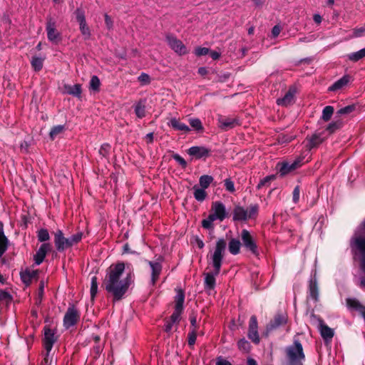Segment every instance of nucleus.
Wrapping results in <instances>:
<instances>
[{
  "label": "nucleus",
  "mask_w": 365,
  "mask_h": 365,
  "mask_svg": "<svg viewBox=\"0 0 365 365\" xmlns=\"http://www.w3.org/2000/svg\"><path fill=\"white\" fill-rule=\"evenodd\" d=\"M52 361V357L50 356V351H46V354L44 358V363L43 365H51Z\"/></svg>",
  "instance_id": "61"
},
{
  "label": "nucleus",
  "mask_w": 365,
  "mask_h": 365,
  "mask_svg": "<svg viewBox=\"0 0 365 365\" xmlns=\"http://www.w3.org/2000/svg\"><path fill=\"white\" fill-rule=\"evenodd\" d=\"M48 39L52 43H57L61 40L60 34L56 29V22L52 19H48L46 24Z\"/></svg>",
  "instance_id": "10"
},
{
  "label": "nucleus",
  "mask_w": 365,
  "mask_h": 365,
  "mask_svg": "<svg viewBox=\"0 0 365 365\" xmlns=\"http://www.w3.org/2000/svg\"><path fill=\"white\" fill-rule=\"evenodd\" d=\"M76 19L80 24V29H81L82 34L86 37H88L90 36L89 29L86 26V20H85V17H84L83 14L80 11H77Z\"/></svg>",
  "instance_id": "21"
},
{
  "label": "nucleus",
  "mask_w": 365,
  "mask_h": 365,
  "mask_svg": "<svg viewBox=\"0 0 365 365\" xmlns=\"http://www.w3.org/2000/svg\"><path fill=\"white\" fill-rule=\"evenodd\" d=\"M194 192V197L197 201H203L206 196L207 193L205 192V189L200 187L198 185H195L192 187Z\"/></svg>",
  "instance_id": "26"
},
{
  "label": "nucleus",
  "mask_w": 365,
  "mask_h": 365,
  "mask_svg": "<svg viewBox=\"0 0 365 365\" xmlns=\"http://www.w3.org/2000/svg\"><path fill=\"white\" fill-rule=\"evenodd\" d=\"M241 239L244 246L252 253L257 252V245L253 240L252 236L247 230H242L241 232Z\"/></svg>",
  "instance_id": "12"
},
{
  "label": "nucleus",
  "mask_w": 365,
  "mask_h": 365,
  "mask_svg": "<svg viewBox=\"0 0 365 365\" xmlns=\"http://www.w3.org/2000/svg\"><path fill=\"white\" fill-rule=\"evenodd\" d=\"M188 153L190 155H194L197 158H201L207 153V150L202 147L194 146L188 150Z\"/></svg>",
  "instance_id": "27"
},
{
  "label": "nucleus",
  "mask_w": 365,
  "mask_h": 365,
  "mask_svg": "<svg viewBox=\"0 0 365 365\" xmlns=\"http://www.w3.org/2000/svg\"><path fill=\"white\" fill-rule=\"evenodd\" d=\"M215 220L213 218V216H211L210 215L208 216V217L205 220H204L202 222V226L205 228H210L212 226V223Z\"/></svg>",
  "instance_id": "54"
},
{
  "label": "nucleus",
  "mask_w": 365,
  "mask_h": 365,
  "mask_svg": "<svg viewBox=\"0 0 365 365\" xmlns=\"http://www.w3.org/2000/svg\"><path fill=\"white\" fill-rule=\"evenodd\" d=\"M1 300H5L6 302L10 301L11 297L8 293L5 292H0V301Z\"/></svg>",
  "instance_id": "62"
},
{
  "label": "nucleus",
  "mask_w": 365,
  "mask_h": 365,
  "mask_svg": "<svg viewBox=\"0 0 365 365\" xmlns=\"http://www.w3.org/2000/svg\"><path fill=\"white\" fill-rule=\"evenodd\" d=\"M295 93V88H289V89L285 93L283 98L277 99V104L282 106H287L289 105H291L294 102Z\"/></svg>",
  "instance_id": "17"
},
{
  "label": "nucleus",
  "mask_w": 365,
  "mask_h": 365,
  "mask_svg": "<svg viewBox=\"0 0 365 365\" xmlns=\"http://www.w3.org/2000/svg\"><path fill=\"white\" fill-rule=\"evenodd\" d=\"M189 123L191 125V127L197 131H202L203 130L202 123L200 120L198 118L189 119Z\"/></svg>",
  "instance_id": "37"
},
{
  "label": "nucleus",
  "mask_w": 365,
  "mask_h": 365,
  "mask_svg": "<svg viewBox=\"0 0 365 365\" xmlns=\"http://www.w3.org/2000/svg\"><path fill=\"white\" fill-rule=\"evenodd\" d=\"M248 337L256 344L259 341V337L257 331V321L255 316H252L250 318Z\"/></svg>",
  "instance_id": "15"
},
{
  "label": "nucleus",
  "mask_w": 365,
  "mask_h": 365,
  "mask_svg": "<svg viewBox=\"0 0 365 365\" xmlns=\"http://www.w3.org/2000/svg\"><path fill=\"white\" fill-rule=\"evenodd\" d=\"M135 113L139 118L145 115V106L143 101H140L135 106Z\"/></svg>",
  "instance_id": "31"
},
{
  "label": "nucleus",
  "mask_w": 365,
  "mask_h": 365,
  "mask_svg": "<svg viewBox=\"0 0 365 365\" xmlns=\"http://www.w3.org/2000/svg\"><path fill=\"white\" fill-rule=\"evenodd\" d=\"M341 126V121H336L329 125L327 130L330 132V133L334 132L336 130L339 129Z\"/></svg>",
  "instance_id": "49"
},
{
  "label": "nucleus",
  "mask_w": 365,
  "mask_h": 365,
  "mask_svg": "<svg viewBox=\"0 0 365 365\" xmlns=\"http://www.w3.org/2000/svg\"><path fill=\"white\" fill-rule=\"evenodd\" d=\"M151 269V283L155 284L162 271V265L159 262H148Z\"/></svg>",
  "instance_id": "18"
},
{
  "label": "nucleus",
  "mask_w": 365,
  "mask_h": 365,
  "mask_svg": "<svg viewBox=\"0 0 365 365\" xmlns=\"http://www.w3.org/2000/svg\"><path fill=\"white\" fill-rule=\"evenodd\" d=\"M173 158L182 167L185 168L186 166L187 163H186L185 160L182 157H180L179 155H175Z\"/></svg>",
  "instance_id": "58"
},
{
  "label": "nucleus",
  "mask_w": 365,
  "mask_h": 365,
  "mask_svg": "<svg viewBox=\"0 0 365 365\" xmlns=\"http://www.w3.org/2000/svg\"><path fill=\"white\" fill-rule=\"evenodd\" d=\"M350 78L348 76H344L338 81H336L329 88V91H336L344 88L349 82Z\"/></svg>",
  "instance_id": "22"
},
{
  "label": "nucleus",
  "mask_w": 365,
  "mask_h": 365,
  "mask_svg": "<svg viewBox=\"0 0 365 365\" xmlns=\"http://www.w3.org/2000/svg\"><path fill=\"white\" fill-rule=\"evenodd\" d=\"M299 188L298 187H296L293 191V200L294 202H297L299 199Z\"/></svg>",
  "instance_id": "59"
},
{
  "label": "nucleus",
  "mask_w": 365,
  "mask_h": 365,
  "mask_svg": "<svg viewBox=\"0 0 365 365\" xmlns=\"http://www.w3.org/2000/svg\"><path fill=\"white\" fill-rule=\"evenodd\" d=\"M98 291V282L97 277L93 276L91 278V298L93 299Z\"/></svg>",
  "instance_id": "41"
},
{
  "label": "nucleus",
  "mask_w": 365,
  "mask_h": 365,
  "mask_svg": "<svg viewBox=\"0 0 365 365\" xmlns=\"http://www.w3.org/2000/svg\"><path fill=\"white\" fill-rule=\"evenodd\" d=\"M54 242L58 250H64L71 246L69 238H66L61 230H58L54 233Z\"/></svg>",
  "instance_id": "11"
},
{
  "label": "nucleus",
  "mask_w": 365,
  "mask_h": 365,
  "mask_svg": "<svg viewBox=\"0 0 365 365\" xmlns=\"http://www.w3.org/2000/svg\"><path fill=\"white\" fill-rule=\"evenodd\" d=\"M101 82L99 78L96 76H93L89 83L90 89L95 91H98Z\"/></svg>",
  "instance_id": "38"
},
{
  "label": "nucleus",
  "mask_w": 365,
  "mask_h": 365,
  "mask_svg": "<svg viewBox=\"0 0 365 365\" xmlns=\"http://www.w3.org/2000/svg\"><path fill=\"white\" fill-rule=\"evenodd\" d=\"M309 292L311 297L314 299H318V288L315 282L311 281L309 285Z\"/></svg>",
  "instance_id": "39"
},
{
  "label": "nucleus",
  "mask_w": 365,
  "mask_h": 365,
  "mask_svg": "<svg viewBox=\"0 0 365 365\" xmlns=\"http://www.w3.org/2000/svg\"><path fill=\"white\" fill-rule=\"evenodd\" d=\"M259 206L257 204L250 205L247 208L236 205L233 210V220L237 221H247L257 216Z\"/></svg>",
  "instance_id": "3"
},
{
  "label": "nucleus",
  "mask_w": 365,
  "mask_h": 365,
  "mask_svg": "<svg viewBox=\"0 0 365 365\" xmlns=\"http://www.w3.org/2000/svg\"><path fill=\"white\" fill-rule=\"evenodd\" d=\"M38 272V270L26 269L24 271L21 272V278L24 283L26 284H29L32 279H36Z\"/></svg>",
  "instance_id": "20"
},
{
  "label": "nucleus",
  "mask_w": 365,
  "mask_h": 365,
  "mask_svg": "<svg viewBox=\"0 0 365 365\" xmlns=\"http://www.w3.org/2000/svg\"><path fill=\"white\" fill-rule=\"evenodd\" d=\"M354 110H355V106L350 105V106H346L344 108H342L339 109L337 111V114H339V115H346V114L351 113Z\"/></svg>",
  "instance_id": "46"
},
{
  "label": "nucleus",
  "mask_w": 365,
  "mask_h": 365,
  "mask_svg": "<svg viewBox=\"0 0 365 365\" xmlns=\"http://www.w3.org/2000/svg\"><path fill=\"white\" fill-rule=\"evenodd\" d=\"M110 149V146L108 144H103L99 150V153L102 156L106 157L108 154Z\"/></svg>",
  "instance_id": "53"
},
{
  "label": "nucleus",
  "mask_w": 365,
  "mask_h": 365,
  "mask_svg": "<svg viewBox=\"0 0 365 365\" xmlns=\"http://www.w3.org/2000/svg\"><path fill=\"white\" fill-rule=\"evenodd\" d=\"M44 58L34 56L31 61V66L35 71H40L43 67Z\"/></svg>",
  "instance_id": "34"
},
{
  "label": "nucleus",
  "mask_w": 365,
  "mask_h": 365,
  "mask_svg": "<svg viewBox=\"0 0 365 365\" xmlns=\"http://www.w3.org/2000/svg\"><path fill=\"white\" fill-rule=\"evenodd\" d=\"M64 92L75 96H80L81 93V87L80 84L65 85Z\"/></svg>",
  "instance_id": "24"
},
{
  "label": "nucleus",
  "mask_w": 365,
  "mask_h": 365,
  "mask_svg": "<svg viewBox=\"0 0 365 365\" xmlns=\"http://www.w3.org/2000/svg\"><path fill=\"white\" fill-rule=\"evenodd\" d=\"M287 322V317L284 315H278L274 319V324H272V327H275L279 326L281 324H285Z\"/></svg>",
  "instance_id": "47"
},
{
  "label": "nucleus",
  "mask_w": 365,
  "mask_h": 365,
  "mask_svg": "<svg viewBox=\"0 0 365 365\" xmlns=\"http://www.w3.org/2000/svg\"><path fill=\"white\" fill-rule=\"evenodd\" d=\"M38 239L40 242H46L50 239L49 233L46 229H41L38 232Z\"/></svg>",
  "instance_id": "40"
},
{
  "label": "nucleus",
  "mask_w": 365,
  "mask_h": 365,
  "mask_svg": "<svg viewBox=\"0 0 365 365\" xmlns=\"http://www.w3.org/2000/svg\"><path fill=\"white\" fill-rule=\"evenodd\" d=\"M217 121L218 127L222 130H228L240 124L238 118L235 117L219 115Z\"/></svg>",
  "instance_id": "7"
},
{
  "label": "nucleus",
  "mask_w": 365,
  "mask_h": 365,
  "mask_svg": "<svg viewBox=\"0 0 365 365\" xmlns=\"http://www.w3.org/2000/svg\"><path fill=\"white\" fill-rule=\"evenodd\" d=\"M347 304L349 307L357 309V311L362 314L365 319V307L359 304V302L355 299H347Z\"/></svg>",
  "instance_id": "29"
},
{
  "label": "nucleus",
  "mask_w": 365,
  "mask_h": 365,
  "mask_svg": "<svg viewBox=\"0 0 365 365\" xmlns=\"http://www.w3.org/2000/svg\"><path fill=\"white\" fill-rule=\"evenodd\" d=\"M54 331L48 327L44 328L43 344L46 351H51L53 344L56 341Z\"/></svg>",
  "instance_id": "14"
},
{
  "label": "nucleus",
  "mask_w": 365,
  "mask_h": 365,
  "mask_svg": "<svg viewBox=\"0 0 365 365\" xmlns=\"http://www.w3.org/2000/svg\"><path fill=\"white\" fill-rule=\"evenodd\" d=\"M224 182L226 190L230 192H234L235 190L234 182L230 179H226Z\"/></svg>",
  "instance_id": "50"
},
{
  "label": "nucleus",
  "mask_w": 365,
  "mask_h": 365,
  "mask_svg": "<svg viewBox=\"0 0 365 365\" xmlns=\"http://www.w3.org/2000/svg\"><path fill=\"white\" fill-rule=\"evenodd\" d=\"M168 125L175 130H181L185 133H187L190 130V128L187 125L182 123H180L179 120L175 118L170 119Z\"/></svg>",
  "instance_id": "23"
},
{
  "label": "nucleus",
  "mask_w": 365,
  "mask_h": 365,
  "mask_svg": "<svg viewBox=\"0 0 365 365\" xmlns=\"http://www.w3.org/2000/svg\"><path fill=\"white\" fill-rule=\"evenodd\" d=\"M166 41L171 49H173L175 53L180 55H183L187 53V49L185 45L176 37L168 35L166 36Z\"/></svg>",
  "instance_id": "9"
},
{
  "label": "nucleus",
  "mask_w": 365,
  "mask_h": 365,
  "mask_svg": "<svg viewBox=\"0 0 365 365\" xmlns=\"http://www.w3.org/2000/svg\"><path fill=\"white\" fill-rule=\"evenodd\" d=\"M287 352L290 365H302V360L304 359V355L299 342L295 341L293 346L287 349Z\"/></svg>",
  "instance_id": "4"
},
{
  "label": "nucleus",
  "mask_w": 365,
  "mask_h": 365,
  "mask_svg": "<svg viewBox=\"0 0 365 365\" xmlns=\"http://www.w3.org/2000/svg\"><path fill=\"white\" fill-rule=\"evenodd\" d=\"M323 141V139L320 137L319 135L314 134L309 139V143L307 144V147L309 149L317 147L319 144H321Z\"/></svg>",
  "instance_id": "32"
},
{
  "label": "nucleus",
  "mask_w": 365,
  "mask_h": 365,
  "mask_svg": "<svg viewBox=\"0 0 365 365\" xmlns=\"http://www.w3.org/2000/svg\"><path fill=\"white\" fill-rule=\"evenodd\" d=\"M300 163L301 161L299 160H296L293 162H290L292 169L294 170L295 169L299 168L300 166Z\"/></svg>",
  "instance_id": "64"
},
{
  "label": "nucleus",
  "mask_w": 365,
  "mask_h": 365,
  "mask_svg": "<svg viewBox=\"0 0 365 365\" xmlns=\"http://www.w3.org/2000/svg\"><path fill=\"white\" fill-rule=\"evenodd\" d=\"M334 113V108L330 106H326L322 111V119L324 121H328L330 120L332 114Z\"/></svg>",
  "instance_id": "36"
},
{
  "label": "nucleus",
  "mask_w": 365,
  "mask_h": 365,
  "mask_svg": "<svg viewBox=\"0 0 365 365\" xmlns=\"http://www.w3.org/2000/svg\"><path fill=\"white\" fill-rule=\"evenodd\" d=\"M351 246L360 253L361 267L365 272V237L356 234L351 240ZM361 283L365 286V279H362Z\"/></svg>",
  "instance_id": "5"
},
{
  "label": "nucleus",
  "mask_w": 365,
  "mask_h": 365,
  "mask_svg": "<svg viewBox=\"0 0 365 365\" xmlns=\"http://www.w3.org/2000/svg\"><path fill=\"white\" fill-rule=\"evenodd\" d=\"M226 241L221 238L216 242V247L213 254L211 256L212 264L214 267V272L212 274L207 273L205 274V284L206 288L212 289L215 284V276L217 275L220 271L221 264L224 256V252L226 248Z\"/></svg>",
  "instance_id": "2"
},
{
  "label": "nucleus",
  "mask_w": 365,
  "mask_h": 365,
  "mask_svg": "<svg viewBox=\"0 0 365 365\" xmlns=\"http://www.w3.org/2000/svg\"><path fill=\"white\" fill-rule=\"evenodd\" d=\"M8 247V239L4 234L3 224L0 222V257L6 252Z\"/></svg>",
  "instance_id": "25"
},
{
  "label": "nucleus",
  "mask_w": 365,
  "mask_h": 365,
  "mask_svg": "<svg viewBox=\"0 0 365 365\" xmlns=\"http://www.w3.org/2000/svg\"><path fill=\"white\" fill-rule=\"evenodd\" d=\"M82 238V233L78 232L69 238L71 246L78 243Z\"/></svg>",
  "instance_id": "51"
},
{
  "label": "nucleus",
  "mask_w": 365,
  "mask_h": 365,
  "mask_svg": "<svg viewBox=\"0 0 365 365\" xmlns=\"http://www.w3.org/2000/svg\"><path fill=\"white\" fill-rule=\"evenodd\" d=\"M216 365H232V364L222 356H220L217 358Z\"/></svg>",
  "instance_id": "56"
},
{
  "label": "nucleus",
  "mask_w": 365,
  "mask_h": 365,
  "mask_svg": "<svg viewBox=\"0 0 365 365\" xmlns=\"http://www.w3.org/2000/svg\"><path fill=\"white\" fill-rule=\"evenodd\" d=\"M365 56V49L364 48L354 53H351L347 55V58L351 61H358L359 60L363 58Z\"/></svg>",
  "instance_id": "30"
},
{
  "label": "nucleus",
  "mask_w": 365,
  "mask_h": 365,
  "mask_svg": "<svg viewBox=\"0 0 365 365\" xmlns=\"http://www.w3.org/2000/svg\"><path fill=\"white\" fill-rule=\"evenodd\" d=\"M197 331L195 329H192L188 334V344L190 346H193L196 341Z\"/></svg>",
  "instance_id": "48"
},
{
  "label": "nucleus",
  "mask_w": 365,
  "mask_h": 365,
  "mask_svg": "<svg viewBox=\"0 0 365 365\" xmlns=\"http://www.w3.org/2000/svg\"><path fill=\"white\" fill-rule=\"evenodd\" d=\"M238 348L242 350V351H248L250 349V345L249 344V342L245 340V339H240L239 341H238Z\"/></svg>",
  "instance_id": "45"
},
{
  "label": "nucleus",
  "mask_w": 365,
  "mask_h": 365,
  "mask_svg": "<svg viewBox=\"0 0 365 365\" xmlns=\"http://www.w3.org/2000/svg\"><path fill=\"white\" fill-rule=\"evenodd\" d=\"M282 28L279 25H276L272 28V35L274 38L279 36L281 32Z\"/></svg>",
  "instance_id": "57"
},
{
  "label": "nucleus",
  "mask_w": 365,
  "mask_h": 365,
  "mask_svg": "<svg viewBox=\"0 0 365 365\" xmlns=\"http://www.w3.org/2000/svg\"><path fill=\"white\" fill-rule=\"evenodd\" d=\"M240 242L237 239H232L228 245L229 251L232 255H237L240 250Z\"/></svg>",
  "instance_id": "28"
},
{
  "label": "nucleus",
  "mask_w": 365,
  "mask_h": 365,
  "mask_svg": "<svg viewBox=\"0 0 365 365\" xmlns=\"http://www.w3.org/2000/svg\"><path fill=\"white\" fill-rule=\"evenodd\" d=\"M274 179H275V176L274 175L267 176L266 178H264L263 180H262L260 181V182L257 185V187L258 188H261L262 187H263L265 185H267V183L269 182L270 181H272V180H273Z\"/></svg>",
  "instance_id": "52"
},
{
  "label": "nucleus",
  "mask_w": 365,
  "mask_h": 365,
  "mask_svg": "<svg viewBox=\"0 0 365 365\" xmlns=\"http://www.w3.org/2000/svg\"><path fill=\"white\" fill-rule=\"evenodd\" d=\"M210 215L213 216L215 220L222 221L227 217V212L225 206L221 202L216 201L212 204L211 213Z\"/></svg>",
  "instance_id": "8"
},
{
  "label": "nucleus",
  "mask_w": 365,
  "mask_h": 365,
  "mask_svg": "<svg viewBox=\"0 0 365 365\" xmlns=\"http://www.w3.org/2000/svg\"><path fill=\"white\" fill-rule=\"evenodd\" d=\"M365 35V24L361 27L353 29L352 38H358Z\"/></svg>",
  "instance_id": "43"
},
{
  "label": "nucleus",
  "mask_w": 365,
  "mask_h": 365,
  "mask_svg": "<svg viewBox=\"0 0 365 365\" xmlns=\"http://www.w3.org/2000/svg\"><path fill=\"white\" fill-rule=\"evenodd\" d=\"M213 178L210 175H205L200 178L199 182L200 187L203 189L207 188L212 182Z\"/></svg>",
  "instance_id": "33"
},
{
  "label": "nucleus",
  "mask_w": 365,
  "mask_h": 365,
  "mask_svg": "<svg viewBox=\"0 0 365 365\" xmlns=\"http://www.w3.org/2000/svg\"><path fill=\"white\" fill-rule=\"evenodd\" d=\"M65 130V128L63 125H56L51 128L49 135L50 138L53 140L55 138H56L58 135L62 133Z\"/></svg>",
  "instance_id": "35"
},
{
  "label": "nucleus",
  "mask_w": 365,
  "mask_h": 365,
  "mask_svg": "<svg viewBox=\"0 0 365 365\" xmlns=\"http://www.w3.org/2000/svg\"><path fill=\"white\" fill-rule=\"evenodd\" d=\"M51 245L49 243H43L41 245L36 255L34 260L36 264H40L44 259L47 252L51 251Z\"/></svg>",
  "instance_id": "16"
},
{
  "label": "nucleus",
  "mask_w": 365,
  "mask_h": 365,
  "mask_svg": "<svg viewBox=\"0 0 365 365\" xmlns=\"http://www.w3.org/2000/svg\"><path fill=\"white\" fill-rule=\"evenodd\" d=\"M292 170L290 162H285L282 163L279 173L282 175H284Z\"/></svg>",
  "instance_id": "42"
},
{
  "label": "nucleus",
  "mask_w": 365,
  "mask_h": 365,
  "mask_svg": "<svg viewBox=\"0 0 365 365\" xmlns=\"http://www.w3.org/2000/svg\"><path fill=\"white\" fill-rule=\"evenodd\" d=\"M185 296L181 289H178L177 291V294L175 296V311L171 315L170 320L172 323H178L180 320V315L183 310V303H184Z\"/></svg>",
  "instance_id": "6"
},
{
  "label": "nucleus",
  "mask_w": 365,
  "mask_h": 365,
  "mask_svg": "<svg viewBox=\"0 0 365 365\" xmlns=\"http://www.w3.org/2000/svg\"><path fill=\"white\" fill-rule=\"evenodd\" d=\"M319 329L323 339L326 341H329L334 336V330L324 324L322 320L319 322Z\"/></svg>",
  "instance_id": "19"
},
{
  "label": "nucleus",
  "mask_w": 365,
  "mask_h": 365,
  "mask_svg": "<svg viewBox=\"0 0 365 365\" xmlns=\"http://www.w3.org/2000/svg\"><path fill=\"white\" fill-rule=\"evenodd\" d=\"M190 323L192 329H195V330L197 331L198 326L197 324V318L195 315H192L190 317Z\"/></svg>",
  "instance_id": "60"
},
{
  "label": "nucleus",
  "mask_w": 365,
  "mask_h": 365,
  "mask_svg": "<svg viewBox=\"0 0 365 365\" xmlns=\"http://www.w3.org/2000/svg\"><path fill=\"white\" fill-rule=\"evenodd\" d=\"M138 81L140 83L142 86L148 85L150 83V76L145 73H142L138 77Z\"/></svg>",
  "instance_id": "44"
},
{
  "label": "nucleus",
  "mask_w": 365,
  "mask_h": 365,
  "mask_svg": "<svg viewBox=\"0 0 365 365\" xmlns=\"http://www.w3.org/2000/svg\"><path fill=\"white\" fill-rule=\"evenodd\" d=\"M209 53V49L207 48H197L195 49V54L197 56H204Z\"/></svg>",
  "instance_id": "55"
},
{
  "label": "nucleus",
  "mask_w": 365,
  "mask_h": 365,
  "mask_svg": "<svg viewBox=\"0 0 365 365\" xmlns=\"http://www.w3.org/2000/svg\"><path fill=\"white\" fill-rule=\"evenodd\" d=\"M79 318L78 312L73 307H69L63 318V324L66 328L74 325Z\"/></svg>",
  "instance_id": "13"
},
{
  "label": "nucleus",
  "mask_w": 365,
  "mask_h": 365,
  "mask_svg": "<svg viewBox=\"0 0 365 365\" xmlns=\"http://www.w3.org/2000/svg\"><path fill=\"white\" fill-rule=\"evenodd\" d=\"M209 53H210L211 58L214 60L219 58V57L220 56V53L215 51H209Z\"/></svg>",
  "instance_id": "63"
},
{
  "label": "nucleus",
  "mask_w": 365,
  "mask_h": 365,
  "mask_svg": "<svg viewBox=\"0 0 365 365\" xmlns=\"http://www.w3.org/2000/svg\"><path fill=\"white\" fill-rule=\"evenodd\" d=\"M133 282V274L130 272H125L123 262H118L111 264L108 269L103 287L113 294L114 299L119 300Z\"/></svg>",
  "instance_id": "1"
}]
</instances>
